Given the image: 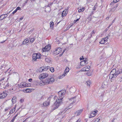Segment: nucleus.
<instances>
[{
    "label": "nucleus",
    "mask_w": 122,
    "mask_h": 122,
    "mask_svg": "<svg viewBox=\"0 0 122 122\" xmlns=\"http://www.w3.org/2000/svg\"><path fill=\"white\" fill-rule=\"evenodd\" d=\"M82 66V65H81V64L80 65H78L77 68H80V66Z\"/></svg>",
    "instance_id": "obj_46"
},
{
    "label": "nucleus",
    "mask_w": 122,
    "mask_h": 122,
    "mask_svg": "<svg viewBox=\"0 0 122 122\" xmlns=\"http://www.w3.org/2000/svg\"><path fill=\"white\" fill-rule=\"evenodd\" d=\"M62 50V49L60 47L57 48L54 51L55 53L57 55L58 54L61 52Z\"/></svg>",
    "instance_id": "obj_7"
},
{
    "label": "nucleus",
    "mask_w": 122,
    "mask_h": 122,
    "mask_svg": "<svg viewBox=\"0 0 122 122\" xmlns=\"http://www.w3.org/2000/svg\"><path fill=\"white\" fill-rule=\"evenodd\" d=\"M29 42L28 40H27V39H25L24 41L22 43L23 44L25 45L27 43H28Z\"/></svg>",
    "instance_id": "obj_19"
},
{
    "label": "nucleus",
    "mask_w": 122,
    "mask_h": 122,
    "mask_svg": "<svg viewBox=\"0 0 122 122\" xmlns=\"http://www.w3.org/2000/svg\"><path fill=\"white\" fill-rule=\"evenodd\" d=\"M86 67H84L82 68L81 70L82 71H86Z\"/></svg>",
    "instance_id": "obj_35"
},
{
    "label": "nucleus",
    "mask_w": 122,
    "mask_h": 122,
    "mask_svg": "<svg viewBox=\"0 0 122 122\" xmlns=\"http://www.w3.org/2000/svg\"><path fill=\"white\" fill-rule=\"evenodd\" d=\"M97 5H95L94 6L93 8V10L95 11V10L96 8H97Z\"/></svg>",
    "instance_id": "obj_37"
},
{
    "label": "nucleus",
    "mask_w": 122,
    "mask_h": 122,
    "mask_svg": "<svg viewBox=\"0 0 122 122\" xmlns=\"http://www.w3.org/2000/svg\"><path fill=\"white\" fill-rule=\"evenodd\" d=\"M3 16L2 17V18H1V20H2L6 18L8 16V15L7 14H3Z\"/></svg>",
    "instance_id": "obj_22"
},
{
    "label": "nucleus",
    "mask_w": 122,
    "mask_h": 122,
    "mask_svg": "<svg viewBox=\"0 0 122 122\" xmlns=\"http://www.w3.org/2000/svg\"><path fill=\"white\" fill-rule=\"evenodd\" d=\"M87 74L88 76H91L92 75L91 74L88 73H87Z\"/></svg>",
    "instance_id": "obj_50"
},
{
    "label": "nucleus",
    "mask_w": 122,
    "mask_h": 122,
    "mask_svg": "<svg viewBox=\"0 0 122 122\" xmlns=\"http://www.w3.org/2000/svg\"><path fill=\"white\" fill-rule=\"evenodd\" d=\"M104 39H105V40H106V41L107 42V40L108 39V38H107V37H106Z\"/></svg>",
    "instance_id": "obj_52"
},
{
    "label": "nucleus",
    "mask_w": 122,
    "mask_h": 122,
    "mask_svg": "<svg viewBox=\"0 0 122 122\" xmlns=\"http://www.w3.org/2000/svg\"><path fill=\"white\" fill-rule=\"evenodd\" d=\"M54 69L53 67H51L50 68V70L52 72H53L54 71Z\"/></svg>",
    "instance_id": "obj_31"
},
{
    "label": "nucleus",
    "mask_w": 122,
    "mask_h": 122,
    "mask_svg": "<svg viewBox=\"0 0 122 122\" xmlns=\"http://www.w3.org/2000/svg\"><path fill=\"white\" fill-rule=\"evenodd\" d=\"M41 55L39 53L33 54L32 55V61H36L37 59H40Z\"/></svg>",
    "instance_id": "obj_3"
},
{
    "label": "nucleus",
    "mask_w": 122,
    "mask_h": 122,
    "mask_svg": "<svg viewBox=\"0 0 122 122\" xmlns=\"http://www.w3.org/2000/svg\"><path fill=\"white\" fill-rule=\"evenodd\" d=\"M69 69L68 68H66L65 71L64 73L66 75L67 73L69 71Z\"/></svg>",
    "instance_id": "obj_16"
},
{
    "label": "nucleus",
    "mask_w": 122,
    "mask_h": 122,
    "mask_svg": "<svg viewBox=\"0 0 122 122\" xmlns=\"http://www.w3.org/2000/svg\"><path fill=\"white\" fill-rule=\"evenodd\" d=\"M43 81L44 85L50 84L49 78L48 79H46L45 80H43Z\"/></svg>",
    "instance_id": "obj_13"
},
{
    "label": "nucleus",
    "mask_w": 122,
    "mask_h": 122,
    "mask_svg": "<svg viewBox=\"0 0 122 122\" xmlns=\"http://www.w3.org/2000/svg\"><path fill=\"white\" fill-rule=\"evenodd\" d=\"M84 58H80V59L81 60H84Z\"/></svg>",
    "instance_id": "obj_59"
},
{
    "label": "nucleus",
    "mask_w": 122,
    "mask_h": 122,
    "mask_svg": "<svg viewBox=\"0 0 122 122\" xmlns=\"http://www.w3.org/2000/svg\"><path fill=\"white\" fill-rule=\"evenodd\" d=\"M66 93L65 90H61L58 92L59 95L56 101L53 105V110H54L57 108L62 103V100Z\"/></svg>",
    "instance_id": "obj_1"
},
{
    "label": "nucleus",
    "mask_w": 122,
    "mask_h": 122,
    "mask_svg": "<svg viewBox=\"0 0 122 122\" xmlns=\"http://www.w3.org/2000/svg\"><path fill=\"white\" fill-rule=\"evenodd\" d=\"M50 84H51L53 82L55 81V80L53 77H51L49 78Z\"/></svg>",
    "instance_id": "obj_14"
},
{
    "label": "nucleus",
    "mask_w": 122,
    "mask_h": 122,
    "mask_svg": "<svg viewBox=\"0 0 122 122\" xmlns=\"http://www.w3.org/2000/svg\"><path fill=\"white\" fill-rule=\"evenodd\" d=\"M20 7H17L16 8V10L17 11V10H20Z\"/></svg>",
    "instance_id": "obj_44"
},
{
    "label": "nucleus",
    "mask_w": 122,
    "mask_h": 122,
    "mask_svg": "<svg viewBox=\"0 0 122 122\" xmlns=\"http://www.w3.org/2000/svg\"><path fill=\"white\" fill-rule=\"evenodd\" d=\"M28 87V85L26 82H22L20 83L19 86V88H24Z\"/></svg>",
    "instance_id": "obj_5"
},
{
    "label": "nucleus",
    "mask_w": 122,
    "mask_h": 122,
    "mask_svg": "<svg viewBox=\"0 0 122 122\" xmlns=\"http://www.w3.org/2000/svg\"><path fill=\"white\" fill-rule=\"evenodd\" d=\"M81 121V120L80 119H78L76 122H80Z\"/></svg>",
    "instance_id": "obj_48"
},
{
    "label": "nucleus",
    "mask_w": 122,
    "mask_h": 122,
    "mask_svg": "<svg viewBox=\"0 0 122 122\" xmlns=\"http://www.w3.org/2000/svg\"><path fill=\"white\" fill-rule=\"evenodd\" d=\"M24 99L23 98H22L20 100V101L21 102H24Z\"/></svg>",
    "instance_id": "obj_41"
},
{
    "label": "nucleus",
    "mask_w": 122,
    "mask_h": 122,
    "mask_svg": "<svg viewBox=\"0 0 122 122\" xmlns=\"http://www.w3.org/2000/svg\"><path fill=\"white\" fill-rule=\"evenodd\" d=\"M4 15H1L0 16V19H1L0 18L1 17L2 18V17Z\"/></svg>",
    "instance_id": "obj_57"
},
{
    "label": "nucleus",
    "mask_w": 122,
    "mask_h": 122,
    "mask_svg": "<svg viewBox=\"0 0 122 122\" xmlns=\"http://www.w3.org/2000/svg\"><path fill=\"white\" fill-rule=\"evenodd\" d=\"M122 72V69L120 68L116 70L115 68H114L112 69L108 75L109 78L114 80L119 74H120Z\"/></svg>",
    "instance_id": "obj_2"
},
{
    "label": "nucleus",
    "mask_w": 122,
    "mask_h": 122,
    "mask_svg": "<svg viewBox=\"0 0 122 122\" xmlns=\"http://www.w3.org/2000/svg\"><path fill=\"white\" fill-rule=\"evenodd\" d=\"M96 31L93 30L90 34V36L89 37H88L87 39L90 40L91 38L93 36H94Z\"/></svg>",
    "instance_id": "obj_10"
},
{
    "label": "nucleus",
    "mask_w": 122,
    "mask_h": 122,
    "mask_svg": "<svg viewBox=\"0 0 122 122\" xmlns=\"http://www.w3.org/2000/svg\"><path fill=\"white\" fill-rule=\"evenodd\" d=\"M23 17H21V18H20V20H21L23 19Z\"/></svg>",
    "instance_id": "obj_55"
},
{
    "label": "nucleus",
    "mask_w": 122,
    "mask_h": 122,
    "mask_svg": "<svg viewBox=\"0 0 122 122\" xmlns=\"http://www.w3.org/2000/svg\"><path fill=\"white\" fill-rule=\"evenodd\" d=\"M23 91L24 92H29L31 91L29 89H27L25 90H23Z\"/></svg>",
    "instance_id": "obj_27"
},
{
    "label": "nucleus",
    "mask_w": 122,
    "mask_h": 122,
    "mask_svg": "<svg viewBox=\"0 0 122 122\" xmlns=\"http://www.w3.org/2000/svg\"><path fill=\"white\" fill-rule=\"evenodd\" d=\"M116 0V1H115V0H114L113 1V2L114 3H116L117 2H118L119 1V0Z\"/></svg>",
    "instance_id": "obj_49"
},
{
    "label": "nucleus",
    "mask_w": 122,
    "mask_h": 122,
    "mask_svg": "<svg viewBox=\"0 0 122 122\" xmlns=\"http://www.w3.org/2000/svg\"><path fill=\"white\" fill-rule=\"evenodd\" d=\"M4 78H2L1 79V81H2L3 80H4Z\"/></svg>",
    "instance_id": "obj_61"
},
{
    "label": "nucleus",
    "mask_w": 122,
    "mask_h": 122,
    "mask_svg": "<svg viewBox=\"0 0 122 122\" xmlns=\"http://www.w3.org/2000/svg\"><path fill=\"white\" fill-rule=\"evenodd\" d=\"M39 71L40 72H41L44 71V67H42L40 68Z\"/></svg>",
    "instance_id": "obj_30"
},
{
    "label": "nucleus",
    "mask_w": 122,
    "mask_h": 122,
    "mask_svg": "<svg viewBox=\"0 0 122 122\" xmlns=\"http://www.w3.org/2000/svg\"><path fill=\"white\" fill-rule=\"evenodd\" d=\"M35 39L33 38H31L30 41V42H33L34 41Z\"/></svg>",
    "instance_id": "obj_38"
},
{
    "label": "nucleus",
    "mask_w": 122,
    "mask_h": 122,
    "mask_svg": "<svg viewBox=\"0 0 122 122\" xmlns=\"http://www.w3.org/2000/svg\"><path fill=\"white\" fill-rule=\"evenodd\" d=\"M7 95L6 93L4 92L1 94H0V99L5 98L6 96Z\"/></svg>",
    "instance_id": "obj_9"
},
{
    "label": "nucleus",
    "mask_w": 122,
    "mask_h": 122,
    "mask_svg": "<svg viewBox=\"0 0 122 122\" xmlns=\"http://www.w3.org/2000/svg\"><path fill=\"white\" fill-rule=\"evenodd\" d=\"M91 83V81H88L86 82L87 85L89 86Z\"/></svg>",
    "instance_id": "obj_28"
},
{
    "label": "nucleus",
    "mask_w": 122,
    "mask_h": 122,
    "mask_svg": "<svg viewBox=\"0 0 122 122\" xmlns=\"http://www.w3.org/2000/svg\"><path fill=\"white\" fill-rule=\"evenodd\" d=\"M6 40H5V41H2V42H0V43H4L5 41H6Z\"/></svg>",
    "instance_id": "obj_53"
},
{
    "label": "nucleus",
    "mask_w": 122,
    "mask_h": 122,
    "mask_svg": "<svg viewBox=\"0 0 122 122\" xmlns=\"http://www.w3.org/2000/svg\"><path fill=\"white\" fill-rule=\"evenodd\" d=\"M76 97H71V98H69V100H71L72 99H75V98Z\"/></svg>",
    "instance_id": "obj_40"
},
{
    "label": "nucleus",
    "mask_w": 122,
    "mask_h": 122,
    "mask_svg": "<svg viewBox=\"0 0 122 122\" xmlns=\"http://www.w3.org/2000/svg\"><path fill=\"white\" fill-rule=\"evenodd\" d=\"M39 85L41 86H42L44 84V81H41L39 82Z\"/></svg>",
    "instance_id": "obj_25"
},
{
    "label": "nucleus",
    "mask_w": 122,
    "mask_h": 122,
    "mask_svg": "<svg viewBox=\"0 0 122 122\" xmlns=\"http://www.w3.org/2000/svg\"><path fill=\"white\" fill-rule=\"evenodd\" d=\"M46 48V49L47 51H48L50 50L51 49V46L50 45H48L45 47Z\"/></svg>",
    "instance_id": "obj_15"
},
{
    "label": "nucleus",
    "mask_w": 122,
    "mask_h": 122,
    "mask_svg": "<svg viewBox=\"0 0 122 122\" xmlns=\"http://www.w3.org/2000/svg\"><path fill=\"white\" fill-rule=\"evenodd\" d=\"M107 42L106 40H105V39H102L101 41L100 42V43L101 44H104L105 43Z\"/></svg>",
    "instance_id": "obj_17"
},
{
    "label": "nucleus",
    "mask_w": 122,
    "mask_h": 122,
    "mask_svg": "<svg viewBox=\"0 0 122 122\" xmlns=\"http://www.w3.org/2000/svg\"><path fill=\"white\" fill-rule=\"evenodd\" d=\"M18 113L14 117H13L12 119L11 120V122H14V121L15 120V119L16 117L18 115Z\"/></svg>",
    "instance_id": "obj_26"
},
{
    "label": "nucleus",
    "mask_w": 122,
    "mask_h": 122,
    "mask_svg": "<svg viewBox=\"0 0 122 122\" xmlns=\"http://www.w3.org/2000/svg\"><path fill=\"white\" fill-rule=\"evenodd\" d=\"M108 29L107 28L104 31L105 32H106L108 30Z\"/></svg>",
    "instance_id": "obj_54"
},
{
    "label": "nucleus",
    "mask_w": 122,
    "mask_h": 122,
    "mask_svg": "<svg viewBox=\"0 0 122 122\" xmlns=\"http://www.w3.org/2000/svg\"><path fill=\"white\" fill-rule=\"evenodd\" d=\"M54 25V22H51L50 23V27H51L52 26H53V25Z\"/></svg>",
    "instance_id": "obj_33"
},
{
    "label": "nucleus",
    "mask_w": 122,
    "mask_h": 122,
    "mask_svg": "<svg viewBox=\"0 0 122 122\" xmlns=\"http://www.w3.org/2000/svg\"><path fill=\"white\" fill-rule=\"evenodd\" d=\"M67 13L66 11H64L62 14V16L63 17L65 16L66 15Z\"/></svg>",
    "instance_id": "obj_21"
},
{
    "label": "nucleus",
    "mask_w": 122,
    "mask_h": 122,
    "mask_svg": "<svg viewBox=\"0 0 122 122\" xmlns=\"http://www.w3.org/2000/svg\"><path fill=\"white\" fill-rule=\"evenodd\" d=\"M15 110V108H14L13 109H11L10 111V113H13Z\"/></svg>",
    "instance_id": "obj_24"
},
{
    "label": "nucleus",
    "mask_w": 122,
    "mask_h": 122,
    "mask_svg": "<svg viewBox=\"0 0 122 122\" xmlns=\"http://www.w3.org/2000/svg\"><path fill=\"white\" fill-rule=\"evenodd\" d=\"M83 110L82 109H81L79 110H78L75 112V114L76 115V116H78L81 113Z\"/></svg>",
    "instance_id": "obj_12"
},
{
    "label": "nucleus",
    "mask_w": 122,
    "mask_h": 122,
    "mask_svg": "<svg viewBox=\"0 0 122 122\" xmlns=\"http://www.w3.org/2000/svg\"><path fill=\"white\" fill-rule=\"evenodd\" d=\"M115 120L114 119H113V120L111 121V122H114V120Z\"/></svg>",
    "instance_id": "obj_60"
},
{
    "label": "nucleus",
    "mask_w": 122,
    "mask_h": 122,
    "mask_svg": "<svg viewBox=\"0 0 122 122\" xmlns=\"http://www.w3.org/2000/svg\"><path fill=\"white\" fill-rule=\"evenodd\" d=\"M17 11L15 9L14 11L12 12V14H15V13H16V12Z\"/></svg>",
    "instance_id": "obj_43"
},
{
    "label": "nucleus",
    "mask_w": 122,
    "mask_h": 122,
    "mask_svg": "<svg viewBox=\"0 0 122 122\" xmlns=\"http://www.w3.org/2000/svg\"><path fill=\"white\" fill-rule=\"evenodd\" d=\"M76 101L73 100V101L72 103H71L70 104V105H71L73 103H75L76 102Z\"/></svg>",
    "instance_id": "obj_45"
},
{
    "label": "nucleus",
    "mask_w": 122,
    "mask_h": 122,
    "mask_svg": "<svg viewBox=\"0 0 122 122\" xmlns=\"http://www.w3.org/2000/svg\"><path fill=\"white\" fill-rule=\"evenodd\" d=\"M44 95L42 96L40 98L39 100L40 101L41 100H43L44 99Z\"/></svg>",
    "instance_id": "obj_34"
},
{
    "label": "nucleus",
    "mask_w": 122,
    "mask_h": 122,
    "mask_svg": "<svg viewBox=\"0 0 122 122\" xmlns=\"http://www.w3.org/2000/svg\"><path fill=\"white\" fill-rule=\"evenodd\" d=\"M110 36V35H109V34H108V35L106 37H107V38H108V37Z\"/></svg>",
    "instance_id": "obj_64"
},
{
    "label": "nucleus",
    "mask_w": 122,
    "mask_h": 122,
    "mask_svg": "<svg viewBox=\"0 0 122 122\" xmlns=\"http://www.w3.org/2000/svg\"><path fill=\"white\" fill-rule=\"evenodd\" d=\"M66 75H65L64 73L63 74H62V75L59 76L58 78L59 79H61L64 76H65Z\"/></svg>",
    "instance_id": "obj_20"
},
{
    "label": "nucleus",
    "mask_w": 122,
    "mask_h": 122,
    "mask_svg": "<svg viewBox=\"0 0 122 122\" xmlns=\"http://www.w3.org/2000/svg\"><path fill=\"white\" fill-rule=\"evenodd\" d=\"M52 96L49 97L48 98L47 100L43 102V105L44 106L46 107L50 105V102L51 99L52 98Z\"/></svg>",
    "instance_id": "obj_4"
},
{
    "label": "nucleus",
    "mask_w": 122,
    "mask_h": 122,
    "mask_svg": "<svg viewBox=\"0 0 122 122\" xmlns=\"http://www.w3.org/2000/svg\"><path fill=\"white\" fill-rule=\"evenodd\" d=\"M97 112L98 111L97 110L92 112L91 113L90 115L89 116V118H91L95 116L96 113H97Z\"/></svg>",
    "instance_id": "obj_6"
},
{
    "label": "nucleus",
    "mask_w": 122,
    "mask_h": 122,
    "mask_svg": "<svg viewBox=\"0 0 122 122\" xmlns=\"http://www.w3.org/2000/svg\"><path fill=\"white\" fill-rule=\"evenodd\" d=\"M12 101L13 103H15L16 100V97H14L12 99Z\"/></svg>",
    "instance_id": "obj_18"
},
{
    "label": "nucleus",
    "mask_w": 122,
    "mask_h": 122,
    "mask_svg": "<svg viewBox=\"0 0 122 122\" xmlns=\"http://www.w3.org/2000/svg\"><path fill=\"white\" fill-rule=\"evenodd\" d=\"M44 67V71H46L48 70L47 69V68L46 67V66H45V67Z\"/></svg>",
    "instance_id": "obj_42"
},
{
    "label": "nucleus",
    "mask_w": 122,
    "mask_h": 122,
    "mask_svg": "<svg viewBox=\"0 0 122 122\" xmlns=\"http://www.w3.org/2000/svg\"><path fill=\"white\" fill-rule=\"evenodd\" d=\"M45 47L44 48H43L42 49V51L43 52H46L47 51Z\"/></svg>",
    "instance_id": "obj_39"
},
{
    "label": "nucleus",
    "mask_w": 122,
    "mask_h": 122,
    "mask_svg": "<svg viewBox=\"0 0 122 122\" xmlns=\"http://www.w3.org/2000/svg\"><path fill=\"white\" fill-rule=\"evenodd\" d=\"M45 61L49 63L51 61V59L48 58H46L45 59Z\"/></svg>",
    "instance_id": "obj_23"
},
{
    "label": "nucleus",
    "mask_w": 122,
    "mask_h": 122,
    "mask_svg": "<svg viewBox=\"0 0 122 122\" xmlns=\"http://www.w3.org/2000/svg\"><path fill=\"white\" fill-rule=\"evenodd\" d=\"M32 80V79L31 78H30L28 80V81L29 82H31Z\"/></svg>",
    "instance_id": "obj_51"
},
{
    "label": "nucleus",
    "mask_w": 122,
    "mask_h": 122,
    "mask_svg": "<svg viewBox=\"0 0 122 122\" xmlns=\"http://www.w3.org/2000/svg\"><path fill=\"white\" fill-rule=\"evenodd\" d=\"M10 109V108H6L5 109V111H6L8 110V109Z\"/></svg>",
    "instance_id": "obj_47"
},
{
    "label": "nucleus",
    "mask_w": 122,
    "mask_h": 122,
    "mask_svg": "<svg viewBox=\"0 0 122 122\" xmlns=\"http://www.w3.org/2000/svg\"><path fill=\"white\" fill-rule=\"evenodd\" d=\"M53 4V3H51L48 4L47 6L49 7H51L52 5Z\"/></svg>",
    "instance_id": "obj_36"
},
{
    "label": "nucleus",
    "mask_w": 122,
    "mask_h": 122,
    "mask_svg": "<svg viewBox=\"0 0 122 122\" xmlns=\"http://www.w3.org/2000/svg\"><path fill=\"white\" fill-rule=\"evenodd\" d=\"M85 120L86 122H87V119H85Z\"/></svg>",
    "instance_id": "obj_62"
},
{
    "label": "nucleus",
    "mask_w": 122,
    "mask_h": 122,
    "mask_svg": "<svg viewBox=\"0 0 122 122\" xmlns=\"http://www.w3.org/2000/svg\"><path fill=\"white\" fill-rule=\"evenodd\" d=\"M79 19H80V18H79L78 19H77V20H76V22L77 21L79 20Z\"/></svg>",
    "instance_id": "obj_63"
},
{
    "label": "nucleus",
    "mask_w": 122,
    "mask_h": 122,
    "mask_svg": "<svg viewBox=\"0 0 122 122\" xmlns=\"http://www.w3.org/2000/svg\"><path fill=\"white\" fill-rule=\"evenodd\" d=\"M115 19L113 20L112 22V23L111 24H112L113 23L115 22Z\"/></svg>",
    "instance_id": "obj_58"
},
{
    "label": "nucleus",
    "mask_w": 122,
    "mask_h": 122,
    "mask_svg": "<svg viewBox=\"0 0 122 122\" xmlns=\"http://www.w3.org/2000/svg\"><path fill=\"white\" fill-rule=\"evenodd\" d=\"M48 74L45 73H42L40 76V79L41 78L42 79H43L48 76Z\"/></svg>",
    "instance_id": "obj_8"
},
{
    "label": "nucleus",
    "mask_w": 122,
    "mask_h": 122,
    "mask_svg": "<svg viewBox=\"0 0 122 122\" xmlns=\"http://www.w3.org/2000/svg\"><path fill=\"white\" fill-rule=\"evenodd\" d=\"M85 67H86V71H89L90 69V67L88 66H86Z\"/></svg>",
    "instance_id": "obj_29"
},
{
    "label": "nucleus",
    "mask_w": 122,
    "mask_h": 122,
    "mask_svg": "<svg viewBox=\"0 0 122 122\" xmlns=\"http://www.w3.org/2000/svg\"><path fill=\"white\" fill-rule=\"evenodd\" d=\"M46 68H47V69H49L50 68V67L49 66H46Z\"/></svg>",
    "instance_id": "obj_56"
},
{
    "label": "nucleus",
    "mask_w": 122,
    "mask_h": 122,
    "mask_svg": "<svg viewBox=\"0 0 122 122\" xmlns=\"http://www.w3.org/2000/svg\"><path fill=\"white\" fill-rule=\"evenodd\" d=\"M88 63V62L87 61V60L86 59L84 60H83L81 62V65H82V66H84L86 65V64H87Z\"/></svg>",
    "instance_id": "obj_11"
},
{
    "label": "nucleus",
    "mask_w": 122,
    "mask_h": 122,
    "mask_svg": "<svg viewBox=\"0 0 122 122\" xmlns=\"http://www.w3.org/2000/svg\"><path fill=\"white\" fill-rule=\"evenodd\" d=\"M84 10V8H83L82 9H80L78 10V12H81L83 11Z\"/></svg>",
    "instance_id": "obj_32"
}]
</instances>
